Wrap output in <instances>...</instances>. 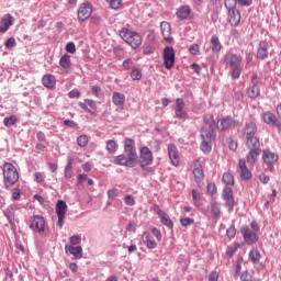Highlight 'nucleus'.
<instances>
[{
    "label": "nucleus",
    "mask_w": 281,
    "mask_h": 281,
    "mask_svg": "<svg viewBox=\"0 0 281 281\" xmlns=\"http://www.w3.org/2000/svg\"><path fill=\"white\" fill-rule=\"evenodd\" d=\"M125 154L114 157L113 164L115 166H125L126 168H135L137 166V149L135 148V140L126 138L124 140Z\"/></svg>",
    "instance_id": "obj_1"
},
{
    "label": "nucleus",
    "mask_w": 281,
    "mask_h": 281,
    "mask_svg": "<svg viewBox=\"0 0 281 281\" xmlns=\"http://www.w3.org/2000/svg\"><path fill=\"white\" fill-rule=\"evenodd\" d=\"M3 172V181H4V188L7 190H10L19 181V171L16 170V167L10 162H5L2 168Z\"/></svg>",
    "instance_id": "obj_2"
},
{
    "label": "nucleus",
    "mask_w": 281,
    "mask_h": 281,
    "mask_svg": "<svg viewBox=\"0 0 281 281\" xmlns=\"http://www.w3.org/2000/svg\"><path fill=\"white\" fill-rule=\"evenodd\" d=\"M119 36L132 46V49H137L142 46V35L139 33L131 31L128 29H122L119 32Z\"/></svg>",
    "instance_id": "obj_3"
},
{
    "label": "nucleus",
    "mask_w": 281,
    "mask_h": 281,
    "mask_svg": "<svg viewBox=\"0 0 281 281\" xmlns=\"http://www.w3.org/2000/svg\"><path fill=\"white\" fill-rule=\"evenodd\" d=\"M262 161L263 166H266L267 172H273L276 170V164H278V160L280 159V156L276 151H271V149L267 148L262 151Z\"/></svg>",
    "instance_id": "obj_4"
},
{
    "label": "nucleus",
    "mask_w": 281,
    "mask_h": 281,
    "mask_svg": "<svg viewBox=\"0 0 281 281\" xmlns=\"http://www.w3.org/2000/svg\"><path fill=\"white\" fill-rule=\"evenodd\" d=\"M137 161L139 166H153V161H155V157L153 156V150L147 146H143L139 148V156H137Z\"/></svg>",
    "instance_id": "obj_5"
},
{
    "label": "nucleus",
    "mask_w": 281,
    "mask_h": 281,
    "mask_svg": "<svg viewBox=\"0 0 281 281\" xmlns=\"http://www.w3.org/2000/svg\"><path fill=\"white\" fill-rule=\"evenodd\" d=\"M91 14H93V5L91 4V2L81 3L77 11L78 21L80 23H85L87 19L91 18Z\"/></svg>",
    "instance_id": "obj_6"
},
{
    "label": "nucleus",
    "mask_w": 281,
    "mask_h": 281,
    "mask_svg": "<svg viewBox=\"0 0 281 281\" xmlns=\"http://www.w3.org/2000/svg\"><path fill=\"white\" fill-rule=\"evenodd\" d=\"M56 214H57V226L59 229H63L65 225V218L67 216V202L58 200L56 204Z\"/></svg>",
    "instance_id": "obj_7"
},
{
    "label": "nucleus",
    "mask_w": 281,
    "mask_h": 281,
    "mask_svg": "<svg viewBox=\"0 0 281 281\" xmlns=\"http://www.w3.org/2000/svg\"><path fill=\"white\" fill-rule=\"evenodd\" d=\"M193 176L198 188H203V179H205V173H203L201 160L193 161Z\"/></svg>",
    "instance_id": "obj_8"
},
{
    "label": "nucleus",
    "mask_w": 281,
    "mask_h": 281,
    "mask_svg": "<svg viewBox=\"0 0 281 281\" xmlns=\"http://www.w3.org/2000/svg\"><path fill=\"white\" fill-rule=\"evenodd\" d=\"M201 150L202 153H210L212 150V145L210 144L212 142V132L205 130L203 127L201 130Z\"/></svg>",
    "instance_id": "obj_9"
},
{
    "label": "nucleus",
    "mask_w": 281,
    "mask_h": 281,
    "mask_svg": "<svg viewBox=\"0 0 281 281\" xmlns=\"http://www.w3.org/2000/svg\"><path fill=\"white\" fill-rule=\"evenodd\" d=\"M240 234L246 245H256V243H258V239H259L258 233H254L247 226H243L240 228Z\"/></svg>",
    "instance_id": "obj_10"
},
{
    "label": "nucleus",
    "mask_w": 281,
    "mask_h": 281,
    "mask_svg": "<svg viewBox=\"0 0 281 281\" xmlns=\"http://www.w3.org/2000/svg\"><path fill=\"white\" fill-rule=\"evenodd\" d=\"M164 67L170 69L175 67V48L167 46L162 52Z\"/></svg>",
    "instance_id": "obj_11"
},
{
    "label": "nucleus",
    "mask_w": 281,
    "mask_h": 281,
    "mask_svg": "<svg viewBox=\"0 0 281 281\" xmlns=\"http://www.w3.org/2000/svg\"><path fill=\"white\" fill-rule=\"evenodd\" d=\"M222 199L225 202V207H227L228 212H234V191L232 190V188L226 187L224 188L223 192H222Z\"/></svg>",
    "instance_id": "obj_12"
},
{
    "label": "nucleus",
    "mask_w": 281,
    "mask_h": 281,
    "mask_svg": "<svg viewBox=\"0 0 281 281\" xmlns=\"http://www.w3.org/2000/svg\"><path fill=\"white\" fill-rule=\"evenodd\" d=\"M31 229L33 232H37L38 234H43L45 232V217L41 215H34L31 218Z\"/></svg>",
    "instance_id": "obj_13"
},
{
    "label": "nucleus",
    "mask_w": 281,
    "mask_h": 281,
    "mask_svg": "<svg viewBox=\"0 0 281 281\" xmlns=\"http://www.w3.org/2000/svg\"><path fill=\"white\" fill-rule=\"evenodd\" d=\"M259 82L260 79L258 78V75L252 74L250 78V87L248 89V97H250L252 100L260 95V87H258Z\"/></svg>",
    "instance_id": "obj_14"
},
{
    "label": "nucleus",
    "mask_w": 281,
    "mask_h": 281,
    "mask_svg": "<svg viewBox=\"0 0 281 281\" xmlns=\"http://www.w3.org/2000/svg\"><path fill=\"white\" fill-rule=\"evenodd\" d=\"M175 115L178 120H188V111H186V101L182 98L176 99Z\"/></svg>",
    "instance_id": "obj_15"
},
{
    "label": "nucleus",
    "mask_w": 281,
    "mask_h": 281,
    "mask_svg": "<svg viewBox=\"0 0 281 281\" xmlns=\"http://www.w3.org/2000/svg\"><path fill=\"white\" fill-rule=\"evenodd\" d=\"M238 173L244 181H251V177H254V173H251V170L247 167V160L244 158L238 161Z\"/></svg>",
    "instance_id": "obj_16"
},
{
    "label": "nucleus",
    "mask_w": 281,
    "mask_h": 281,
    "mask_svg": "<svg viewBox=\"0 0 281 281\" xmlns=\"http://www.w3.org/2000/svg\"><path fill=\"white\" fill-rule=\"evenodd\" d=\"M258 133V124H256V120L247 121L241 130V135L244 137H254Z\"/></svg>",
    "instance_id": "obj_17"
},
{
    "label": "nucleus",
    "mask_w": 281,
    "mask_h": 281,
    "mask_svg": "<svg viewBox=\"0 0 281 281\" xmlns=\"http://www.w3.org/2000/svg\"><path fill=\"white\" fill-rule=\"evenodd\" d=\"M167 153L171 166L177 168L179 166V148H177V145L171 143L167 147Z\"/></svg>",
    "instance_id": "obj_18"
},
{
    "label": "nucleus",
    "mask_w": 281,
    "mask_h": 281,
    "mask_svg": "<svg viewBox=\"0 0 281 281\" xmlns=\"http://www.w3.org/2000/svg\"><path fill=\"white\" fill-rule=\"evenodd\" d=\"M238 124V121H236L232 116H224L223 119L217 121V128L220 131H227V128H232Z\"/></svg>",
    "instance_id": "obj_19"
},
{
    "label": "nucleus",
    "mask_w": 281,
    "mask_h": 281,
    "mask_svg": "<svg viewBox=\"0 0 281 281\" xmlns=\"http://www.w3.org/2000/svg\"><path fill=\"white\" fill-rule=\"evenodd\" d=\"M226 10L228 11V21L231 25H238L240 23V11L236 9V7H227L225 5Z\"/></svg>",
    "instance_id": "obj_20"
},
{
    "label": "nucleus",
    "mask_w": 281,
    "mask_h": 281,
    "mask_svg": "<svg viewBox=\"0 0 281 281\" xmlns=\"http://www.w3.org/2000/svg\"><path fill=\"white\" fill-rule=\"evenodd\" d=\"M14 25V16L8 13L0 21V34H5Z\"/></svg>",
    "instance_id": "obj_21"
},
{
    "label": "nucleus",
    "mask_w": 281,
    "mask_h": 281,
    "mask_svg": "<svg viewBox=\"0 0 281 281\" xmlns=\"http://www.w3.org/2000/svg\"><path fill=\"white\" fill-rule=\"evenodd\" d=\"M258 60H265L269 58V42L260 41L257 48Z\"/></svg>",
    "instance_id": "obj_22"
},
{
    "label": "nucleus",
    "mask_w": 281,
    "mask_h": 281,
    "mask_svg": "<svg viewBox=\"0 0 281 281\" xmlns=\"http://www.w3.org/2000/svg\"><path fill=\"white\" fill-rule=\"evenodd\" d=\"M225 58L231 68L240 67L243 65V57L237 54H229L228 56H225Z\"/></svg>",
    "instance_id": "obj_23"
},
{
    "label": "nucleus",
    "mask_w": 281,
    "mask_h": 281,
    "mask_svg": "<svg viewBox=\"0 0 281 281\" xmlns=\"http://www.w3.org/2000/svg\"><path fill=\"white\" fill-rule=\"evenodd\" d=\"M261 120L265 124H268V126H276V124H278V116H276L271 111L261 113Z\"/></svg>",
    "instance_id": "obj_24"
},
{
    "label": "nucleus",
    "mask_w": 281,
    "mask_h": 281,
    "mask_svg": "<svg viewBox=\"0 0 281 281\" xmlns=\"http://www.w3.org/2000/svg\"><path fill=\"white\" fill-rule=\"evenodd\" d=\"M160 30H161V35L165 41L170 43L172 41V27L170 26V23L168 22H161L160 23Z\"/></svg>",
    "instance_id": "obj_25"
},
{
    "label": "nucleus",
    "mask_w": 281,
    "mask_h": 281,
    "mask_svg": "<svg viewBox=\"0 0 281 281\" xmlns=\"http://www.w3.org/2000/svg\"><path fill=\"white\" fill-rule=\"evenodd\" d=\"M245 139L248 149L260 150V138L258 136H248Z\"/></svg>",
    "instance_id": "obj_26"
},
{
    "label": "nucleus",
    "mask_w": 281,
    "mask_h": 281,
    "mask_svg": "<svg viewBox=\"0 0 281 281\" xmlns=\"http://www.w3.org/2000/svg\"><path fill=\"white\" fill-rule=\"evenodd\" d=\"M66 251H69L76 260L82 259V246H65Z\"/></svg>",
    "instance_id": "obj_27"
},
{
    "label": "nucleus",
    "mask_w": 281,
    "mask_h": 281,
    "mask_svg": "<svg viewBox=\"0 0 281 281\" xmlns=\"http://www.w3.org/2000/svg\"><path fill=\"white\" fill-rule=\"evenodd\" d=\"M251 3V0H225L224 5H227L228 8H236V5L249 7Z\"/></svg>",
    "instance_id": "obj_28"
},
{
    "label": "nucleus",
    "mask_w": 281,
    "mask_h": 281,
    "mask_svg": "<svg viewBox=\"0 0 281 281\" xmlns=\"http://www.w3.org/2000/svg\"><path fill=\"white\" fill-rule=\"evenodd\" d=\"M142 240L144 245H146L147 249H156L157 248V241L150 239V233L144 232L142 235Z\"/></svg>",
    "instance_id": "obj_29"
},
{
    "label": "nucleus",
    "mask_w": 281,
    "mask_h": 281,
    "mask_svg": "<svg viewBox=\"0 0 281 281\" xmlns=\"http://www.w3.org/2000/svg\"><path fill=\"white\" fill-rule=\"evenodd\" d=\"M42 83L46 89H54L56 87V77L54 75H45L42 78Z\"/></svg>",
    "instance_id": "obj_30"
},
{
    "label": "nucleus",
    "mask_w": 281,
    "mask_h": 281,
    "mask_svg": "<svg viewBox=\"0 0 281 281\" xmlns=\"http://www.w3.org/2000/svg\"><path fill=\"white\" fill-rule=\"evenodd\" d=\"M190 12H192L190 7L182 5L177 10L176 15L178 16V19H180V21H186V19L190 16Z\"/></svg>",
    "instance_id": "obj_31"
},
{
    "label": "nucleus",
    "mask_w": 281,
    "mask_h": 281,
    "mask_svg": "<svg viewBox=\"0 0 281 281\" xmlns=\"http://www.w3.org/2000/svg\"><path fill=\"white\" fill-rule=\"evenodd\" d=\"M248 154L246 156L247 162L250 164V166H254L256 161H258V156L260 155V149H248Z\"/></svg>",
    "instance_id": "obj_32"
},
{
    "label": "nucleus",
    "mask_w": 281,
    "mask_h": 281,
    "mask_svg": "<svg viewBox=\"0 0 281 281\" xmlns=\"http://www.w3.org/2000/svg\"><path fill=\"white\" fill-rule=\"evenodd\" d=\"M65 179H71L74 177V158L69 157L68 162L65 167L64 171Z\"/></svg>",
    "instance_id": "obj_33"
},
{
    "label": "nucleus",
    "mask_w": 281,
    "mask_h": 281,
    "mask_svg": "<svg viewBox=\"0 0 281 281\" xmlns=\"http://www.w3.org/2000/svg\"><path fill=\"white\" fill-rule=\"evenodd\" d=\"M112 102L115 106H123L124 102H126V97L121 92H114L112 95Z\"/></svg>",
    "instance_id": "obj_34"
},
{
    "label": "nucleus",
    "mask_w": 281,
    "mask_h": 281,
    "mask_svg": "<svg viewBox=\"0 0 281 281\" xmlns=\"http://www.w3.org/2000/svg\"><path fill=\"white\" fill-rule=\"evenodd\" d=\"M159 218L160 223H162V225H166V227H169V229H172V227H175V223L172 222L168 213H162L161 216H159Z\"/></svg>",
    "instance_id": "obj_35"
},
{
    "label": "nucleus",
    "mask_w": 281,
    "mask_h": 281,
    "mask_svg": "<svg viewBox=\"0 0 281 281\" xmlns=\"http://www.w3.org/2000/svg\"><path fill=\"white\" fill-rule=\"evenodd\" d=\"M59 65L63 69H69L71 67V56L69 54H65L59 59Z\"/></svg>",
    "instance_id": "obj_36"
},
{
    "label": "nucleus",
    "mask_w": 281,
    "mask_h": 281,
    "mask_svg": "<svg viewBox=\"0 0 281 281\" xmlns=\"http://www.w3.org/2000/svg\"><path fill=\"white\" fill-rule=\"evenodd\" d=\"M4 216L8 218L10 225H14V206H9L4 211Z\"/></svg>",
    "instance_id": "obj_37"
},
{
    "label": "nucleus",
    "mask_w": 281,
    "mask_h": 281,
    "mask_svg": "<svg viewBox=\"0 0 281 281\" xmlns=\"http://www.w3.org/2000/svg\"><path fill=\"white\" fill-rule=\"evenodd\" d=\"M105 150H108V153H116L117 151V142H115L113 139L106 140Z\"/></svg>",
    "instance_id": "obj_38"
},
{
    "label": "nucleus",
    "mask_w": 281,
    "mask_h": 281,
    "mask_svg": "<svg viewBox=\"0 0 281 281\" xmlns=\"http://www.w3.org/2000/svg\"><path fill=\"white\" fill-rule=\"evenodd\" d=\"M212 214H213V218H215V221H218V218H221V204L213 202L212 203Z\"/></svg>",
    "instance_id": "obj_39"
},
{
    "label": "nucleus",
    "mask_w": 281,
    "mask_h": 281,
    "mask_svg": "<svg viewBox=\"0 0 281 281\" xmlns=\"http://www.w3.org/2000/svg\"><path fill=\"white\" fill-rule=\"evenodd\" d=\"M140 168L144 177H153L155 175V167H150V165H144Z\"/></svg>",
    "instance_id": "obj_40"
},
{
    "label": "nucleus",
    "mask_w": 281,
    "mask_h": 281,
    "mask_svg": "<svg viewBox=\"0 0 281 281\" xmlns=\"http://www.w3.org/2000/svg\"><path fill=\"white\" fill-rule=\"evenodd\" d=\"M249 258L251 262H258L260 258H262V255H260V251L258 249H252L249 251Z\"/></svg>",
    "instance_id": "obj_41"
},
{
    "label": "nucleus",
    "mask_w": 281,
    "mask_h": 281,
    "mask_svg": "<svg viewBox=\"0 0 281 281\" xmlns=\"http://www.w3.org/2000/svg\"><path fill=\"white\" fill-rule=\"evenodd\" d=\"M223 49V45H221V41H218V37L213 36L212 37V52H221Z\"/></svg>",
    "instance_id": "obj_42"
},
{
    "label": "nucleus",
    "mask_w": 281,
    "mask_h": 281,
    "mask_svg": "<svg viewBox=\"0 0 281 281\" xmlns=\"http://www.w3.org/2000/svg\"><path fill=\"white\" fill-rule=\"evenodd\" d=\"M16 122H19V119L16 117V115H11L9 117H4L3 120L4 126H14Z\"/></svg>",
    "instance_id": "obj_43"
},
{
    "label": "nucleus",
    "mask_w": 281,
    "mask_h": 281,
    "mask_svg": "<svg viewBox=\"0 0 281 281\" xmlns=\"http://www.w3.org/2000/svg\"><path fill=\"white\" fill-rule=\"evenodd\" d=\"M241 74H243V68L240 66L232 68L231 76H232L233 80H238V78H240Z\"/></svg>",
    "instance_id": "obj_44"
},
{
    "label": "nucleus",
    "mask_w": 281,
    "mask_h": 281,
    "mask_svg": "<svg viewBox=\"0 0 281 281\" xmlns=\"http://www.w3.org/2000/svg\"><path fill=\"white\" fill-rule=\"evenodd\" d=\"M214 7L216 8V12L212 14V21H218V10L223 8L221 0H215Z\"/></svg>",
    "instance_id": "obj_45"
},
{
    "label": "nucleus",
    "mask_w": 281,
    "mask_h": 281,
    "mask_svg": "<svg viewBox=\"0 0 281 281\" xmlns=\"http://www.w3.org/2000/svg\"><path fill=\"white\" fill-rule=\"evenodd\" d=\"M223 181L226 186H234V176L229 172L223 175Z\"/></svg>",
    "instance_id": "obj_46"
},
{
    "label": "nucleus",
    "mask_w": 281,
    "mask_h": 281,
    "mask_svg": "<svg viewBox=\"0 0 281 281\" xmlns=\"http://www.w3.org/2000/svg\"><path fill=\"white\" fill-rule=\"evenodd\" d=\"M77 144L78 146H80L81 148H85V146H87V144H89V137L87 135H81L77 138Z\"/></svg>",
    "instance_id": "obj_47"
},
{
    "label": "nucleus",
    "mask_w": 281,
    "mask_h": 281,
    "mask_svg": "<svg viewBox=\"0 0 281 281\" xmlns=\"http://www.w3.org/2000/svg\"><path fill=\"white\" fill-rule=\"evenodd\" d=\"M5 49H12L13 47H16V40L14 37H10L4 43Z\"/></svg>",
    "instance_id": "obj_48"
},
{
    "label": "nucleus",
    "mask_w": 281,
    "mask_h": 281,
    "mask_svg": "<svg viewBox=\"0 0 281 281\" xmlns=\"http://www.w3.org/2000/svg\"><path fill=\"white\" fill-rule=\"evenodd\" d=\"M180 224L182 225V227H189V225L194 224V218L192 217L180 218Z\"/></svg>",
    "instance_id": "obj_49"
},
{
    "label": "nucleus",
    "mask_w": 281,
    "mask_h": 281,
    "mask_svg": "<svg viewBox=\"0 0 281 281\" xmlns=\"http://www.w3.org/2000/svg\"><path fill=\"white\" fill-rule=\"evenodd\" d=\"M108 3H110L112 10H120L122 8V0H110Z\"/></svg>",
    "instance_id": "obj_50"
},
{
    "label": "nucleus",
    "mask_w": 281,
    "mask_h": 281,
    "mask_svg": "<svg viewBox=\"0 0 281 281\" xmlns=\"http://www.w3.org/2000/svg\"><path fill=\"white\" fill-rule=\"evenodd\" d=\"M132 80H142V71L139 69L134 68L131 72Z\"/></svg>",
    "instance_id": "obj_51"
},
{
    "label": "nucleus",
    "mask_w": 281,
    "mask_h": 281,
    "mask_svg": "<svg viewBox=\"0 0 281 281\" xmlns=\"http://www.w3.org/2000/svg\"><path fill=\"white\" fill-rule=\"evenodd\" d=\"M226 236L229 239H232L236 236V226L235 225H232L229 228H227Z\"/></svg>",
    "instance_id": "obj_52"
},
{
    "label": "nucleus",
    "mask_w": 281,
    "mask_h": 281,
    "mask_svg": "<svg viewBox=\"0 0 281 281\" xmlns=\"http://www.w3.org/2000/svg\"><path fill=\"white\" fill-rule=\"evenodd\" d=\"M65 49L68 54H76V44L74 42H69L66 44Z\"/></svg>",
    "instance_id": "obj_53"
},
{
    "label": "nucleus",
    "mask_w": 281,
    "mask_h": 281,
    "mask_svg": "<svg viewBox=\"0 0 281 281\" xmlns=\"http://www.w3.org/2000/svg\"><path fill=\"white\" fill-rule=\"evenodd\" d=\"M241 281H254V276L249 271H244L240 276Z\"/></svg>",
    "instance_id": "obj_54"
},
{
    "label": "nucleus",
    "mask_w": 281,
    "mask_h": 281,
    "mask_svg": "<svg viewBox=\"0 0 281 281\" xmlns=\"http://www.w3.org/2000/svg\"><path fill=\"white\" fill-rule=\"evenodd\" d=\"M125 205L133 207L135 205V198L131 194L125 195Z\"/></svg>",
    "instance_id": "obj_55"
},
{
    "label": "nucleus",
    "mask_w": 281,
    "mask_h": 281,
    "mask_svg": "<svg viewBox=\"0 0 281 281\" xmlns=\"http://www.w3.org/2000/svg\"><path fill=\"white\" fill-rule=\"evenodd\" d=\"M189 52H190V54H192V56H199V52H200L199 44L191 45L189 47Z\"/></svg>",
    "instance_id": "obj_56"
},
{
    "label": "nucleus",
    "mask_w": 281,
    "mask_h": 281,
    "mask_svg": "<svg viewBox=\"0 0 281 281\" xmlns=\"http://www.w3.org/2000/svg\"><path fill=\"white\" fill-rule=\"evenodd\" d=\"M143 54L145 56H148L150 54H155V47L150 46V45H147V46L143 47Z\"/></svg>",
    "instance_id": "obj_57"
},
{
    "label": "nucleus",
    "mask_w": 281,
    "mask_h": 281,
    "mask_svg": "<svg viewBox=\"0 0 281 281\" xmlns=\"http://www.w3.org/2000/svg\"><path fill=\"white\" fill-rule=\"evenodd\" d=\"M259 181H261V183H263V186H267V183H269V181H271V178H269V176H267L266 173H260L258 176Z\"/></svg>",
    "instance_id": "obj_58"
},
{
    "label": "nucleus",
    "mask_w": 281,
    "mask_h": 281,
    "mask_svg": "<svg viewBox=\"0 0 281 281\" xmlns=\"http://www.w3.org/2000/svg\"><path fill=\"white\" fill-rule=\"evenodd\" d=\"M80 243H82V237H80V235H74L70 237V244L80 245Z\"/></svg>",
    "instance_id": "obj_59"
},
{
    "label": "nucleus",
    "mask_w": 281,
    "mask_h": 281,
    "mask_svg": "<svg viewBox=\"0 0 281 281\" xmlns=\"http://www.w3.org/2000/svg\"><path fill=\"white\" fill-rule=\"evenodd\" d=\"M127 232H133V234H135V232H137V223L135 222H130L126 226Z\"/></svg>",
    "instance_id": "obj_60"
},
{
    "label": "nucleus",
    "mask_w": 281,
    "mask_h": 281,
    "mask_svg": "<svg viewBox=\"0 0 281 281\" xmlns=\"http://www.w3.org/2000/svg\"><path fill=\"white\" fill-rule=\"evenodd\" d=\"M192 199L195 203V205L199 206V201H201V195L199 194V192L196 190H192Z\"/></svg>",
    "instance_id": "obj_61"
},
{
    "label": "nucleus",
    "mask_w": 281,
    "mask_h": 281,
    "mask_svg": "<svg viewBox=\"0 0 281 281\" xmlns=\"http://www.w3.org/2000/svg\"><path fill=\"white\" fill-rule=\"evenodd\" d=\"M151 234L153 236H155V238H157V240L160 243L161 240V231L160 229H157L156 227H154L151 229Z\"/></svg>",
    "instance_id": "obj_62"
},
{
    "label": "nucleus",
    "mask_w": 281,
    "mask_h": 281,
    "mask_svg": "<svg viewBox=\"0 0 281 281\" xmlns=\"http://www.w3.org/2000/svg\"><path fill=\"white\" fill-rule=\"evenodd\" d=\"M91 23L94 25H100V23H102V18L98 14H94L91 16Z\"/></svg>",
    "instance_id": "obj_63"
},
{
    "label": "nucleus",
    "mask_w": 281,
    "mask_h": 281,
    "mask_svg": "<svg viewBox=\"0 0 281 281\" xmlns=\"http://www.w3.org/2000/svg\"><path fill=\"white\" fill-rule=\"evenodd\" d=\"M68 97L74 99V98H79L80 97V90L74 89L68 93Z\"/></svg>",
    "instance_id": "obj_64"
}]
</instances>
